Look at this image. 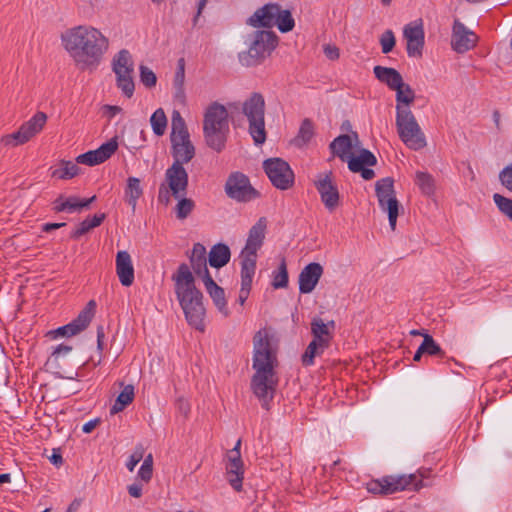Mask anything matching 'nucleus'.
<instances>
[{
  "label": "nucleus",
  "instance_id": "7c9ffc66",
  "mask_svg": "<svg viewBox=\"0 0 512 512\" xmlns=\"http://www.w3.org/2000/svg\"><path fill=\"white\" fill-rule=\"evenodd\" d=\"M143 189L141 187L140 180L136 177H129L127 179V185L125 188V199L126 202L132 207L134 211L136 209L137 201L142 196Z\"/></svg>",
  "mask_w": 512,
  "mask_h": 512
},
{
  "label": "nucleus",
  "instance_id": "9d476101",
  "mask_svg": "<svg viewBox=\"0 0 512 512\" xmlns=\"http://www.w3.org/2000/svg\"><path fill=\"white\" fill-rule=\"evenodd\" d=\"M396 126L400 139L407 147L413 150H419L426 146L425 135L410 109H401L398 107Z\"/></svg>",
  "mask_w": 512,
  "mask_h": 512
},
{
  "label": "nucleus",
  "instance_id": "a878e982",
  "mask_svg": "<svg viewBox=\"0 0 512 512\" xmlns=\"http://www.w3.org/2000/svg\"><path fill=\"white\" fill-rule=\"evenodd\" d=\"M334 327V321L324 323V321L321 318H314L311 322V333L313 335V341L327 348L332 339L331 331L334 329Z\"/></svg>",
  "mask_w": 512,
  "mask_h": 512
},
{
  "label": "nucleus",
  "instance_id": "4be33fe9",
  "mask_svg": "<svg viewBox=\"0 0 512 512\" xmlns=\"http://www.w3.org/2000/svg\"><path fill=\"white\" fill-rule=\"evenodd\" d=\"M477 42V36L459 20H455L452 29V48L457 53H465L472 49Z\"/></svg>",
  "mask_w": 512,
  "mask_h": 512
},
{
  "label": "nucleus",
  "instance_id": "5701e85b",
  "mask_svg": "<svg viewBox=\"0 0 512 512\" xmlns=\"http://www.w3.org/2000/svg\"><path fill=\"white\" fill-rule=\"evenodd\" d=\"M267 221L264 217L260 218L250 229L245 247L240 256H255L263 245Z\"/></svg>",
  "mask_w": 512,
  "mask_h": 512
},
{
  "label": "nucleus",
  "instance_id": "2f4dec72",
  "mask_svg": "<svg viewBox=\"0 0 512 512\" xmlns=\"http://www.w3.org/2000/svg\"><path fill=\"white\" fill-rule=\"evenodd\" d=\"M396 110L398 107L401 109H410L409 106L415 100V92L411 86L403 82L396 90Z\"/></svg>",
  "mask_w": 512,
  "mask_h": 512
},
{
  "label": "nucleus",
  "instance_id": "5fc2aeb1",
  "mask_svg": "<svg viewBox=\"0 0 512 512\" xmlns=\"http://www.w3.org/2000/svg\"><path fill=\"white\" fill-rule=\"evenodd\" d=\"M142 457H143L142 452H134L130 456V458L126 464L128 470L132 472L134 470L135 466L141 461Z\"/></svg>",
  "mask_w": 512,
  "mask_h": 512
},
{
  "label": "nucleus",
  "instance_id": "c03bdc74",
  "mask_svg": "<svg viewBox=\"0 0 512 512\" xmlns=\"http://www.w3.org/2000/svg\"><path fill=\"white\" fill-rule=\"evenodd\" d=\"M96 199V196H92L88 199L81 200L78 197L72 196L65 198V206L67 212H75L80 211L83 208L88 207L92 202H94Z\"/></svg>",
  "mask_w": 512,
  "mask_h": 512
},
{
  "label": "nucleus",
  "instance_id": "f3484780",
  "mask_svg": "<svg viewBox=\"0 0 512 512\" xmlns=\"http://www.w3.org/2000/svg\"><path fill=\"white\" fill-rule=\"evenodd\" d=\"M227 195L239 202H247L257 197V191L250 185L246 175L240 172L232 173L225 184Z\"/></svg>",
  "mask_w": 512,
  "mask_h": 512
},
{
  "label": "nucleus",
  "instance_id": "13d9d810",
  "mask_svg": "<svg viewBox=\"0 0 512 512\" xmlns=\"http://www.w3.org/2000/svg\"><path fill=\"white\" fill-rule=\"evenodd\" d=\"M76 161H77V163L85 164V165H88V166H94L95 165V162L93 160V156H90V151H88V152H86L84 154L79 155L76 158Z\"/></svg>",
  "mask_w": 512,
  "mask_h": 512
},
{
  "label": "nucleus",
  "instance_id": "49530a36",
  "mask_svg": "<svg viewBox=\"0 0 512 512\" xmlns=\"http://www.w3.org/2000/svg\"><path fill=\"white\" fill-rule=\"evenodd\" d=\"M493 200L500 212L512 221V199L496 193L493 195Z\"/></svg>",
  "mask_w": 512,
  "mask_h": 512
},
{
  "label": "nucleus",
  "instance_id": "603ef678",
  "mask_svg": "<svg viewBox=\"0 0 512 512\" xmlns=\"http://www.w3.org/2000/svg\"><path fill=\"white\" fill-rule=\"evenodd\" d=\"M153 473L152 467H147V465H141L138 477L145 483L149 482Z\"/></svg>",
  "mask_w": 512,
  "mask_h": 512
},
{
  "label": "nucleus",
  "instance_id": "8fccbe9b",
  "mask_svg": "<svg viewBox=\"0 0 512 512\" xmlns=\"http://www.w3.org/2000/svg\"><path fill=\"white\" fill-rule=\"evenodd\" d=\"M499 180L504 187L512 192V163L499 173Z\"/></svg>",
  "mask_w": 512,
  "mask_h": 512
},
{
  "label": "nucleus",
  "instance_id": "c85d7f7f",
  "mask_svg": "<svg viewBox=\"0 0 512 512\" xmlns=\"http://www.w3.org/2000/svg\"><path fill=\"white\" fill-rule=\"evenodd\" d=\"M118 142L116 138L110 139L108 142L102 144L98 149L91 150L90 156H93L95 165L101 164L109 159L117 150Z\"/></svg>",
  "mask_w": 512,
  "mask_h": 512
},
{
  "label": "nucleus",
  "instance_id": "9b49d317",
  "mask_svg": "<svg viewBox=\"0 0 512 512\" xmlns=\"http://www.w3.org/2000/svg\"><path fill=\"white\" fill-rule=\"evenodd\" d=\"M423 487L422 479L417 480L415 474L390 475L367 483V490L373 494H393L405 489L419 490Z\"/></svg>",
  "mask_w": 512,
  "mask_h": 512
},
{
  "label": "nucleus",
  "instance_id": "473e14b6",
  "mask_svg": "<svg viewBox=\"0 0 512 512\" xmlns=\"http://www.w3.org/2000/svg\"><path fill=\"white\" fill-rule=\"evenodd\" d=\"M104 219H105L104 213L95 214L91 218L90 217L86 218L84 221H82L75 227V229L71 233V237L75 238V239L81 237L82 235L89 232L91 229L99 226L103 222Z\"/></svg>",
  "mask_w": 512,
  "mask_h": 512
},
{
  "label": "nucleus",
  "instance_id": "4c0bfd02",
  "mask_svg": "<svg viewBox=\"0 0 512 512\" xmlns=\"http://www.w3.org/2000/svg\"><path fill=\"white\" fill-rule=\"evenodd\" d=\"M416 183L421 189L422 193L430 196L435 191V181L432 175L426 172H416Z\"/></svg>",
  "mask_w": 512,
  "mask_h": 512
},
{
  "label": "nucleus",
  "instance_id": "cd10ccee",
  "mask_svg": "<svg viewBox=\"0 0 512 512\" xmlns=\"http://www.w3.org/2000/svg\"><path fill=\"white\" fill-rule=\"evenodd\" d=\"M116 273L120 283L130 287L134 282V265L131 258H116Z\"/></svg>",
  "mask_w": 512,
  "mask_h": 512
},
{
  "label": "nucleus",
  "instance_id": "58836bf2",
  "mask_svg": "<svg viewBox=\"0 0 512 512\" xmlns=\"http://www.w3.org/2000/svg\"><path fill=\"white\" fill-rule=\"evenodd\" d=\"M150 123L153 132L157 136H162L167 127V117L162 108L157 109L150 118Z\"/></svg>",
  "mask_w": 512,
  "mask_h": 512
},
{
  "label": "nucleus",
  "instance_id": "bb28decb",
  "mask_svg": "<svg viewBox=\"0 0 512 512\" xmlns=\"http://www.w3.org/2000/svg\"><path fill=\"white\" fill-rule=\"evenodd\" d=\"M373 72L380 82L386 84L393 91L404 82L402 75L394 68L378 65L374 67Z\"/></svg>",
  "mask_w": 512,
  "mask_h": 512
},
{
  "label": "nucleus",
  "instance_id": "39448f33",
  "mask_svg": "<svg viewBox=\"0 0 512 512\" xmlns=\"http://www.w3.org/2000/svg\"><path fill=\"white\" fill-rule=\"evenodd\" d=\"M228 116L226 107L218 102L210 104L204 113L205 143L218 153L224 150L230 132Z\"/></svg>",
  "mask_w": 512,
  "mask_h": 512
},
{
  "label": "nucleus",
  "instance_id": "f03ea898",
  "mask_svg": "<svg viewBox=\"0 0 512 512\" xmlns=\"http://www.w3.org/2000/svg\"><path fill=\"white\" fill-rule=\"evenodd\" d=\"M63 48L77 67L85 70L97 66L109 49V39L97 28L79 25L66 29L60 36Z\"/></svg>",
  "mask_w": 512,
  "mask_h": 512
},
{
  "label": "nucleus",
  "instance_id": "c9c22d12",
  "mask_svg": "<svg viewBox=\"0 0 512 512\" xmlns=\"http://www.w3.org/2000/svg\"><path fill=\"white\" fill-rule=\"evenodd\" d=\"M80 172V168L77 164L71 161L62 160L60 167L52 172V176L59 179H71L77 176Z\"/></svg>",
  "mask_w": 512,
  "mask_h": 512
},
{
  "label": "nucleus",
  "instance_id": "4d7b16f0",
  "mask_svg": "<svg viewBox=\"0 0 512 512\" xmlns=\"http://www.w3.org/2000/svg\"><path fill=\"white\" fill-rule=\"evenodd\" d=\"M143 485L140 483H134L128 486L129 494L134 498H139L142 496Z\"/></svg>",
  "mask_w": 512,
  "mask_h": 512
},
{
  "label": "nucleus",
  "instance_id": "e433bc0d",
  "mask_svg": "<svg viewBox=\"0 0 512 512\" xmlns=\"http://www.w3.org/2000/svg\"><path fill=\"white\" fill-rule=\"evenodd\" d=\"M314 136V126L311 120L304 119L297 136L294 138L293 142L296 146L301 147L307 144L312 137Z\"/></svg>",
  "mask_w": 512,
  "mask_h": 512
},
{
  "label": "nucleus",
  "instance_id": "0e129e2a",
  "mask_svg": "<svg viewBox=\"0 0 512 512\" xmlns=\"http://www.w3.org/2000/svg\"><path fill=\"white\" fill-rule=\"evenodd\" d=\"M191 256H206V248L201 243H195Z\"/></svg>",
  "mask_w": 512,
  "mask_h": 512
},
{
  "label": "nucleus",
  "instance_id": "09e8293b",
  "mask_svg": "<svg viewBox=\"0 0 512 512\" xmlns=\"http://www.w3.org/2000/svg\"><path fill=\"white\" fill-rule=\"evenodd\" d=\"M140 79L141 82L148 88H152L156 85L157 77L155 73L147 66H140Z\"/></svg>",
  "mask_w": 512,
  "mask_h": 512
},
{
  "label": "nucleus",
  "instance_id": "4468645a",
  "mask_svg": "<svg viewBox=\"0 0 512 512\" xmlns=\"http://www.w3.org/2000/svg\"><path fill=\"white\" fill-rule=\"evenodd\" d=\"M46 122L47 115L44 112L39 111L31 119L23 123L18 131L2 136L1 143L4 146L11 147L25 144L40 133Z\"/></svg>",
  "mask_w": 512,
  "mask_h": 512
},
{
  "label": "nucleus",
  "instance_id": "7ed1b4c3",
  "mask_svg": "<svg viewBox=\"0 0 512 512\" xmlns=\"http://www.w3.org/2000/svg\"><path fill=\"white\" fill-rule=\"evenodd\" d=\"M175 294L188 323L197 330H204L205 308L203 294L195 286L194 275L186 264H181L172 275Z\"/></svg>",
  "mask_w": 512,
  "mask_h": 512
},
{
  "label": "nucleus",
  "instance_id": "412c9836",
  "mask_svg": "<svg viewBox=\"0 0 512 512\" xmlns=\"http://www.w3.org/2000/svg\"><path fill=\"white\" fill-rule=\"evenodd\" d=\"M403 36L407 41L406 50L410 57H421L424 47V29L420 22L409 23L404 26Z\"/></svg>",
  "mask_w": 512,
  "mask_h": 512
},
{
  "label": "nucleus",
  "instance_id": "6ab92c4d",
  "mask_svg": "<svg viewBox=\"0 0 512 512\" xmlns=\"http://www.w3.org/2000/svg\"><path fill=\"white\" fill-rule=\"evenodd\" d=\"M314 184L325 207L335 210L339 205V192L332 182V172L318 174Z\"/></svg>",
  "mask_w": 512,
  "mask_h": 512
},
{
  "label": "nucleus",
  "instance_id": "338daca9",
  "mask_svg": "<svg viewBox=\"0 0 512 512\" xmlns=\"http://www.w3.org/2000/svg\"><path fill=\"white\" fill-rule=\"evenodd\" d=\"M174 90H175V93H174L175 99L180 103H184V101H185L184 86H176V87H174Z\"/></svg>",
  "mask_w": 512,
  "mask_h": 512
},
{
  "label": "nucleus",
  "instance_id": "f257e3e1",
  "mask_svg": "<svg viewBox=\"0 0 512 512\" xmlns=\"http://www.w3.org/2000/svg\"><path fill=\"white\" fill-rule=\"evenodd\" d=\"M279 339L271 328H262L253 337V369L251 379L253 394L268 409L278 386L276 368L278 366Z\"/></svg>",
  "mask_w": 512,
  "mask_h": 512
},
{
  "label": "nucleus",
  "instance_id": "a18cd8bd",
  "mask_svg": "<svg viewBox=\"0 0 512 512\" xmlns=\"http://www.w3.org/2000/svg\"><path fill=\"white\" fill-rule=\"evenodd\" d=\"M275 26H277L278 29L283 33L291 31L295 26L291 12L289 10L280 9Z\"/></svg>",
  "mask_w": 512,
  "mask_h": 512
},
{
  "label": "nucleus",
  "instance_id": "e2e57ef3",
  "mask_svg": "<svg viewBox=\"0 0 512 512\" xmlns=\"http://www.w3.org/2000/svg\"><path fill=\"white\" fill-rule=\"evenodd\" d=\"M65 198L64 196L60 195L55 201H54V207L53 209L56 211V212H63V211H66V206H65Z\"/></svg>",
  "mask_w": 512,
  "mask_h": 512
},
{
  "label": "nucleus",
  "instance_id": "680f3d73",
  "mask_svg": "<svg viewBox=\"0 0 512 512\" xmlns=\"http://www.w3.org/2000/svg\"><path fill=\"white\" fill-rule=\"evenodd\" d=\"M208 0H199L197 4V13L195 17L193 18V26H196L199 20L200 15L202 14L203 9L205 8Z\"/></svg>",
  "mask_w": 512,
  "mask_h": 512
},
{
  "label": "nucleus",
  "instance_id": "f704fd0d",
  "mask_svg": "<svg viewBox=\"0 0 512 512\" xmlns=\"http://www.w3.org/2000/svg\"><path fill=\"white\" fill-rule=\"evenodd\" d=\"M256 273L255 258H243L241 262V285L252 287L253 278Z\"/></svg>",
  "mask_w": 512,
  "mask_h": 512
},
{
  "label": "nucleus",
  "instance_id": "69168bd1",
  "mask_svg": "<svg viewBox=\"0 0 512 512\" xmlns=\"http://www.w3.org/2000/svg\"><path fill=\"white\" fill-rule=\"evenodd\" d=\"M99 419L90 420L87 423H85L82 427V431L84 433H91L99 424Z\"/></svg>",
  "mask_w": 512,
  "mask_h": 512
},
{
  "label": "nucleus",
  "instance_id": "2eb2a0df",
  "mask_svg": "<svg viewBox=\"0 0 512 512\" xmlns=\"http://www.w3.org/2000/svg\"><path fill=\"white\" fill-rule=\"evenodd\" d=\"M202 259L206 260V258H197L198 261L195 262L194 258H191L193 270L196 275L202 278L204 286L219 312L227 317L229 315V310L227 308L224 289L217 285L212 279L207 268L206 261L200 262Z\"/></svg>",
  "mask_w": 512,
  "mask_h": 512
},
{
  "label": "nucleus",
  "instance_id": "3c124183",
  "mask_svg": "<svg viewBox=\"0 0 512 512\" xmlns=\"http://www.w3.org/2000/svg\"><path fill=\"white\" fill-rule=\"evenodd\" d=\"M207 256H231L230 248L223 243L214 245Z\"/></svg>",
  "mask_w": 512,
  "mask_h": 512
},
{
  "label": "nucleus",
  "instance_id": "774afa93",
  "mask_svg": "<svg viewBox=\"0 0 512 512\" xmlns=\"http://www.w3.org/2000/svg\"><path fill=\"white\" fill-rule=\"evenodd\" d=\"M49 459H50L51 463L56 466H60L63 462L61 454L59 452H57L56 450H54L53 454L50 456Z\"/></svg>",
  "mask_w": 512,
  "mask_h": 512
},
{
  "label": "nucleus",
  "instance_id": "72a5a7b5",
  "mask_svg": "<svg viewBox=\"0 0 512 512\" xmlns=\"http://www.w3.org/2000/svg\"><path fill=\"white\" fill-rule=\"evenodd\" d=\"M134 399V387L127 385L123 388L121 393L118 395L114 405L110 409V413L117 414L121 412L127 405H129Z\"/></svg>",
  "mask_w": 512,
  "mask_h": 512
},
{
  "label": "nucleus",
  "instance_id": "6e6552de",
  "mask_svg": "<svg viewBox=\"0 0 512 512\" xmlns=\"http://www.w3.org/2000/svg\"><path fill=\"white\" fill-rule=\"evenodd\" d=\"M242 112L249 122V133L256 145L266 141L265 100L262 94L254 92L242 104Z\"/></svg>",
  "mask_w": 512,
  "mask_h": 512
},
{
  "label": "nucleus",
  "instance_id": "423d86ee",
  "mask_svg": "<svg viewBox=\"0 0 512 512\" xmlns=\"http://www.w3.org/2000/svg\"><path fill=\"white\" fill-rule=\"evenodd\" d=\"M171 154L174 161L180 165L190 162L195 156V147L180 112L174 111L171 121Z\"/></svg>",
  "mask_w": 512,
  "mask_h": 512
},
{
  "label": "nucleus",
  "instance_id": "aec40b11",
  "mask_svg": "<svg viewBox=\"0 0 512 512\" xmlns=\"http://www.w3.org/2000/svg\"><path fill=\"white\" fill-rule=\"evenodd\" d=\"M95 307V301L90 300L86 307L78 314L76 319H74L69 324L59 327L53 331L55 336L71 337L85 330L94 317Z\"/></svg>",
  "mask_w": 512,
  "mask_h": 512
},
{
  "label": "nucleus",
  "instance_id": "f8f14e48",
  "mask_svg": "<svg viewBox=\"0 0 512 512\" xmlns=\"http://www.w3.org/2000/svg\"><path fill=\"white\" fill-rule=\"evenodd\" d=\"M112 70L116 75L117 87L127 98H131L135 90L134 61L128 50L122 49L113 57Z\"/></svg>",
  "mask_w": 512,
  "mask_h": 512
},
{
  "label": "nucleus",
  "instance_id": "c756f323",
  "mask_svg": "<svg viewBox=\"0 0 512 512\" xmlns=\"http://www.w3.org/2000/svg\"><path fill=\"white\" fill-rule=\"evenodd\" d=\"M118 142L116 138L110 139L108 142L102 144L98 149L91 150L90 156H93L95 165L101 164L109 159L117 150Z\"/></svg>",
  "mask_w": 512,
  "mask_h": 512
},
{
  "label": "nucleus",
  "instance_id": "20e7f679",
  "mask_svg": "<svg viewBox=\"0 0 512 512\" xmlns=\"http://www.w3.org/2000/svg\"><path fill=\"white\" fill-rule=\"evenodd\" d=\"M359 143L358 135L353 133L350 135H340L336 137L330 144L332 153L338 156L342 161L348 163V168L354 173H361L365 180L374 178L375 173L372 169L367 168L375 166L377 159L372 152L367 149H362L358 156H351L350 151Z\"/></svg>",
  "mask_w": 512,
  "mask_h": 512
},
{
  "label": "nucleus",
  "instance_id": "b1692460",
  "mask_svg": "<svg viewBox=\"0 0 512 512\" xmlns=\"http://www.w3.org/2000/svg\"><path fill=\"white\" fill-rule=\"evenodd\" d=\"M323 274V268L319 263H310L299 274V291L302 294L311 293L318 284Z\"/></svg>",
  "mask_w": 512,
  "mask_h": 512
},
{
  "label": "nucleus",
  "instance_id": "79ce46f5",
  "mask_svg": "<svg viewBox=\"0 0 512 512\" xmlns=\"http://www.w3.org/2000/svg\"><path fill=\"white\" fill-rule=\"evenodd\" d=\"M326 347L321 346V344L311 341L306 348L304 354L302 355V363L304 366H310L314 363V358L316 356L321 355Z\"/></svg>",
  "mask_w": 512,
  "mask_h": 512
},
{
  "label": "nucleus",
  "instance_id": "a19ab883",
  "mask_svg": "<svg viewBox=\"0 0 512 512\" xmlns=\"http://www.w3.org/2000/svg\"><path fill=\"white\" fill-rule=\"evenodd\" d=\"M272 286L275 289L286 288L288 286V271L285 261H282L272 274Z\"/></svg>",
  "mask_w": 512,
  "mask_h": 512
},
{
  "label": "nucleus",
  "instance_id": "ddd939ff",
  "mask_svg": "<svg viewBox=\"0 0 512 512\" xmlns=\"http://www.w3.org/2000/svg\"><path fill=\"white\" fill-rule=\"evenodd\" d=\"M375 192L379 206L388 214L389 225L394 230L399 215L400 203L396 198L393 178L386 177L378 180L375 183Z\"/></svg>",
  "mask_w": 512,
  "mask_h": 512
},
{
  "label": "nucleus",
  "instance_id": "393cba45",
  "mask_svg": "<svg viewBox=\"0 0 512 512\" xmlns=\"http://www.w3.org/2000/svg\"><path fill=\"white\" fill-rule=\"evenodd\" d=\"M280 6L278 4L269 3L255 11L249 18L248 23L253 27L271 28L277 23Z\"/></svg>",
  "mask_w": 512,
  "mask_h": 512
},
{
  "label": "nucleus",
  "instance_id": "1a4fd4ad",
  "mask_svg": "<svg viewBox=\"0 0 512 512\" xmlns=\"http://www.w3.org/2000/svg\"><path fill=\"white\" fill-rule=\"evenodd\" d=\"M277 45V36L271 31H257L247 51L238 55L239 62L242 66H257L266 58L267 55Z\"/></svg>",
  "mask_w": 512,
  "mask_h": 512
},
{
  "label": "nucleus",
  "instance_id": "a211bd4d",
  "mask_svg": "<svg viewBox=\"0 0 512 512\" xmlns=\"http://www.w3.org/2000/svg\"><path fill=\"white\" fill-rule=\"evenodd\" d=\"M241 440L239 439L234 448L227 453L226 476L229 484L240 491L243 481V461L240 453Z\"/></svg>",
  "mask_w": 512,
  "mask_h": 512
},
{
  "label": "nucleus",
  "instance_id": "dca6fc26",
  "mask_svg": "<svg viewBox=\"0 0 512 512\" xmlns=\"http://www.w3.org/2000/svg\"><path fill=\"white\" fill-rule=\"evenodd\" d=\"M263 168L271 183L280 190H287L294 183V173L289 164L281 158L267 159Z\"/></svg>",
  "mask_w": 512,
  "mask_h": 512
},
{
  "label": "nucleus",
  "instance_id": "0eeeda50",
  "mask_svg": "<svg viewBox=\"0 0 512 512\" xmlns=\"http://www.w3.org/2000/svg\"><path fill=\"white\" fill-rule=\"evenodd\" d=\"M188 188V173L183 165L173 162L165 172V179L159 186L158 201L168 206L172 198L186 196Z\"/></svg>",
  "mask_w": 512,
  "mask_h": 512
},
{
  "label": "nucleus",
  "instance_id": "bf43d9fd",
  "mask_svg": "<svg viewBox=\"0 0 512 512\" xmlns=\"http://www.w3.org/2000/svg\"><path fill=\"white\" fill-rule=\"evenodd\" d=\"M251 287L241 285L239 296H238V303L243 306L245 301L247 300L249 294H250Z\"/></svg>",
  "mask_w": 512,
  "mask_h": 512
},
{
  "label": "nucleus",
  "instance_id": "37998d69",
  "mask_svg": "<svg viewBox=\"0 0 512 512\" xmlns=\"http://www.w3.org/2000/svg\"><path fill=\"white\" fill-rule=\"evenodd\" d=\"M421 352H424L425 354H428L430 356H444V352L442 351L439 344H437L433 337L429 334L423 335Z\"/></svg>",
  "mask_w": 512,
  "mask_h": 512
},
{
  "label": "nucleus",
  "instance_id": "ea45409f",
  "mask_svg": "<svg viewBox=\"0 0 512 512\" xmlns=\"http://www.w3.org/2000/svg\"><path fill=\"white\" fill-rule=\"evenodd\" d=\"M175 199L178 200V202L174 208L176 217L179 220H184L193 211V209L195 207V203L192 199L187 198L185 196H181L180 198H175Z\"/></svg>",
  "mask_w": 512,
  "mask_h": 512
},
{
  "label": "nucleus",
  "instance_id": "6e6d98bb",
  "mask_svg": "<svg viewBox=\"0 0 512 512\" xmlns=\"http://www.w3.org/2000/svg\"><path fill=\"white\" fill-rule=\"evenodd\" d=\"M324 54L330 60H336L339 58V49L336 46L325 45Z\"/></svg>",
  "mask_w": 512,
  "mask_h": 512
},
{
  "label": "nucleus",
  "instance_id": "052dcab7",
  "mask_svg": "<svg viewBox=\"0 0 512 512\" xmlns=\"http://www.w3.org/2000/svg\"><path fill=\"white\" fill-rule=\"evenodd\" d=\"M229 260L230 258H208V263L211 267L221 268L224 267Z\"/></svg>",
  "mask_w": 512,
  "mask_h": 512
},
{
  "label": "nucleus",
  "instance_id": "864d4df0",
  "mask_svg": "<svg viewBox=\"0 0 512 512\" xmlns=\"http://www.w3.org/2000/svg\"><path fill=\"white\" fill-rule=\"evenodd\" d=\"M72 351V347L68 345L61 344L55 348L53 353L51 354V358L57 360L61 355H67Z\"/></svg>",
  "mask_w": 512,
  "mask_h": 512
},
{
  "label": "nucleus",
  "instance_id": "de8ad7c7",
  "mask_svg": "<svg viewBox=\"0 0 512 512\" xmlns=\"http://www.w3.org/2000/svg\"><path fill=\"white\" fill-rule=\"evenodd\" d=\"M379 42L381 45L382 53H390L396 44L394 32L390 29L384 31L380 36Z\"/></svg>",
  "mask_w": 512,
  "mask_h": 512
}]
</instances>
